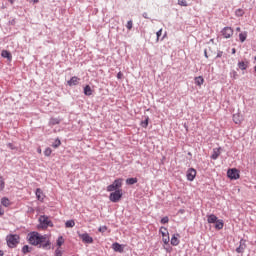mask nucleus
<instances>
[{
  "label": "nucleus",
  "instance_id": "nucleus-57",
  "mask_svg": "<svg viewBox=\"0 0 256 256\" xmlns=\"http://www.w3.org/2000/svg\"><path fill=\"white\" fill-rule=\"evenodd\" d=\"M254 60L256 61V56L254 57Z\"/></svg>",
  "mask_w": 256,
  "mask_h": 256
},
{
  "label": "nucleus",
  "instance_id": "nucleus-5",
  "mask_svg": "<svg viewBox=\"0 0 256 256\" xmlns=\"http://www.w3.org/2000/svg\"><path fill=\"white\" fill-rule=\"evenodd\" d=\"M39 249L49 251L51 249V240L47 239V235H43V241L38 244Z\"/></svg>",
  "mask_w": 256,
  "mask_h": 256
},
{
  "label": "nucleus",
  "instance_id": "nucleus-2",
  "mask_svg": "<svg viewBox=\"0 0 256 256\" xmlns=\"http://www.w3.org/2000/svg\"><path fill=\"white\" fill-rule=\"evenodd\" d=\"M19 235L17 234H10L6 237V242L8 247H10V249H15V247H17V245H19Z\"/></svg>",
  "mask_w": 256,
  "mask_h": 256
},
{
  "label": "nucleus",
  "instance_id": "nucleus-45",
  "mask_svg": "<svg viewBox=\"0 0 256 256\" xmlns=\"http://www.w3.org/2000/svg\"><path fill=\"white\" fill-rule=\"evenodd\" d=\"M117 79H123V72L117 73Z\"/></svg>",
  "mask_w": 256,
  "mask_h": 256
},
{
  "label": "nucleus",
  "instance_id": "nucleus-20",
  "mask_svg": "<svg viewBox=\"0 0 256 256\" xmlns=\"http://www.w3.org/2000/svg\"><path fill=\"white\" fill-rule=\"evenodd\" d=\"M214 223H215V229H217L218 231H221V229H223L224 227L223 220H219L218 218V220H216V222Z\"/></svg>",
  "mask_w": 256,
  "mask_h": 256
},
{
  "label": "nucleus",
  "instance_id": "nucleus-9",
  "mask_svg": "<svg viewBox=\"0 0 256 256\" xmlns=\"http://www.w3.org/2000/svg\"><path fill=\"white\" fill-rule=\"evenodd\" d=\"M245 249H247V240L240 239L239 246L236 248V253H245Z\"/></svg>",
  "mask_w": 256,
  "mask_h": 256
},
{
  "label": "nucleus",
  "instance_id": "nucleus-52",
  "mask_svg": "<svg viewBox=\"0 0 256 256\" xmlns=\"http://www.w3.org/2000/svg\"><path fill=\"white\" fill-rule=\"evenodd\" d=\"M5 255V253L3 252V250H0V256Z\"/></svg>",
  "mask_w": 256,
  "mask_h": 256
},
{
  "label": "nucleus",
  "instance_id": "nucleus-28",
  "mask_svg": "<svg viewBox=\"0 0 256 256\" xmlns=\"http://www.w3.org/2000/svg\"><path fill=\"white\" fill-rule=\"evenodd\" d=\"M139 180L137 178H128L126 179V185H135Z\"/></svg>",
  "mask_w": 256,
  "mask_h": 256
},
{
  "label": "nucleus",
  "instance_id": "nucleus-53",
  "mask_svg": "<svg viewBox=\"0 0 256 256\" xmlns=\"http://www.w3.org/2000/svg\"><path fill=\"white\" fill-rule=\"evenodd\" d=\"M33 3H39V0H32Z\"/></svg>",
  "mask_w": 256,
  "mask_h": 256
},
{
  "label": "nucleus",
  "instance_id": "nucleus-13",
  "mask_svg": "<svg viewBox=\"0 0 256 256\" xmlns=\"http://www.w3.org/2000/svg\"><path fill=\"white\" fill-rule=\"evenodd\" d=\"M178 237H181L179 233H176L172 236L170 243L173 245V247H177V245H179L180 241Z\"/></svg>",
  "mask_w": 256,
  "mask_h": 256
},
{
  "label": "nucleus",
  "instance_id": "nucleus-34",
  "mask_svg": "<svg viewBox=\"0 0 256 256\" xmlns=\"http://www.w3.org/2000/svg\"><path fill=\"white\" fill-rule=\"evenodd\" d=\"M51 153H53V150H51L50 147L46 148L44 151L45 157H51Z\"/></svg>",
  "mask_w": 256,
  "mask_h": 256
},
{
  "label": "nucleus",
  "instance_id": "nucleus-46",
  "mask_svg": "<svg viewBox=\"0 0 256 256\" xmlns=\"http://www.w3.org/2000/svg\"><path fill=\"white\" fill-rule=\"evenodd\" d=\"M142 17H144V19H149V14H147V12H144L142 14Z\"/></svg>",
  "mask_w": 256,
  "mask_h": 256
},
{
  "label": "nucleus",
  "instance_id": "nucleus-3",
  "mask_svg": "<svg viewBox=\"0 0 256 256\" xmlns=\"http://www.w3.org/2000/svg\"><path fill=\"white\" fill-rule=\"evenodd\" d=\"M123 187V179L118 178L114 182L107 186V191L113 193V191H119V188Z\"/></svg>",
  "mask_w": 256,
  "mask_h": 256
},
{
  "label": "nucleus",
  "instance_id": "nucleus-42",
  "mask_svg": "<svg viewBox=\"0 0 256 256\" xmlns=\"http://www.w3.org/2000/svg\"><path fill=\"white\" fill-rule=\"evenodd\" d=\"M230 75L233 77V79H237V77L239 76V75L237 74V71H235V70H233V71L230 73Z\"/></svg>",
  "mask_w": 256,
  "mask_h": 256
},
{
  "label": "nucleus",
  "instance_id": "nucleus-19",
  "mask_svg": "<svg viewBox=\"0 0 256 256\" xmlns=\"http://www.w3.org/2000/svg\"><path fill=\"white\" fill-rule=\"evenodd\" d=\"M84 95H86V97H91V95H93V89H91V86L86 85L84 87Z\"/></svg>",
  "mask_w": 256,
  "mask_h": 256
},
{
  "label": "nucleus",
  "instance_id": "nucleus-26",
  "mask_svg": "<svg viewBox=\"0 0 256 256\" xmlns=\"http://www.w3.org/2000/svg\"><path fill=\"white\" fill-rule=\"evenodd\" d=\"M239 39L241 43H245L247 41V32H242L239 34Z\"/></svg>",
  "mask_w": 256,
  "mask_h": 256
},
{
  "label": "nucleus",
  "instance_id": "nucleus-37",
  "mask_svg": "<svg viewBox=\"0 0 256 256\" xmlns=\"http://www.w3.org/2000/svg\"><path fill=\"white\" fill-rule=\"evenodd\" d=\"M126 28L128 29V31H131V29H133V20H129L127 22Z\"/></svg>",
  "mask_w": 256,
  "mask_h": 256
},
{
  "label": "nucleus",
  "instance_id": "nucleus-56",
  "mask_svg": "<svg viewBox=\"0 0 256 256\" xmlns=\"http://www.w3.org/2000/svg\"><path fill=\"white\" fill-rule=\"evenodd\" d=\"M254 71H255V73H256V66L254 67Z\"/></svg>",
  "mask_w": 256,
  "mask_h": 256
},
{
  "label": "nucleus",
  "instance_id": "nucleus-49",
  "mask_svg": "<svg viewBox=\"0 0 256 256\" xmlns=\"http://www.w3.org/2000/svg\"><path fill=\"white\" fill-rule=\"evenodd\" d=\"M237 53V49L232 48V55H235Z\"/></svg>",
  "mask_w": 256,
  "mask_h": 256
},
{
  "label": "nucleus",
  "instance_id": "nucleus-10",
  "mask_svg": "<svg viewBox=\"0 0 256 256\" xmlns=\"http://www.w3.org/2000/svg\"><path fill=\"white\" fill-rule=\"evenodd\" d=\"M186 177L188 181H195V177H197V170L189 168L186 172Z\"/></svg>",
  "mask_w": 256,
  "mask_h": 256
},
{
  "label": "nucleus",
  "instance_id": "nucleus-54",
  "mask_svg": "<svg viewBox=\"0 0 256 256\" xmlns=\"http://www.w3.org/2000/svg\"><path fill=\"white\" fill-rule=\"evenodd\" d=\"M236 31H238V32L241 31V28L237 27V28H236Z\"/></svg>",
  "mask_w": 256,
  "mask_h": 256
},
{
  "label": "nucleus",
  "instance_id": "nucleus-17",
  "mask_svg": "<svg viewBox=\"0 0 256 256\" xmlns=\"http://www.w3.org/2000/svg\"><path fill=\"white\" fill-rule=\"evenodd\" d=\"M67 83L69 87H73V85H78L79 78L77 76H73Z\"/></svg>",
  "mask_w": 256,
  "mask_h": 256
},
{
  "label": "nucleus",
  "instance_id": "nucleus-15",
  "mask_svg": "<svg viewBox=\"0 0 256 256\" xmlns=\"http://www.w3.org/2000/svg\"><path fill=\"white\" fill-rule=\"evenodd\" d=\"M248 67H249V62L247 60L238 62V69H240L241 71L247 70Z\"/></svg>",
  "mask_w": 256,
  "mask_h": 256
},
{
  "label": "nucleus",
  "instance_id": "nucleus-8",
  "mask_svg": "<svg viewBox=\"0 0 256 256\" xmlns=\"http://www.w3.org/2000/svg\"><path fill=\"white\" fill-rule=\"evenodd\" d=\"M160 233H161V235H162V241H163V243L165 244V245H169V241H170V239H169V231H167V228H165V227H161L160 228Z\"/></svg>",
  "mask_w": 256,
  "mask_h": 256
},
{
  "label": "nucleus",
  "instance_id": "nucleus-21",
  "mask_svg": "<svg viewBox=\"0 0 256 256\" xmlns=\"http://www.w3.org/2000/svg\"><path fill=\"white\" fill-rule=\"evenodd\" d=\"M205 83V79H203V76L195 77V84L198 85V87H201Z\"/></svg>",
  "mask_w": 256,
  "mask_h": 256
},
{
  "label": "nucleus",
  "instance_id": "nucleus-27",
  "mask_svg": "<svg viewBox=\"0 0 256 256\" xmlns=\"http://www.w3.org/2000/svg\"><path fill=\"white\" fill-rule=\"evenodd\" d=\"M141 127H143L144 129H147V127H149V116H146L145 120L141 122Z\"/></svg>",
  "mask_w": 256,
  "mask_h": 256
},
{
  "label": "nucleus",
  "instance_id": "nucleus-47",
  "mask_svg": "<svg viewBox=\"0 0 256 256\" xmlns=\"http://www.w3.org/2000/svg\"><path fill=\"white\" fill-rule=\"evenodd\" d=\"M2 215H5V210L0 206V217H2Z\"/></svg>",
  "mask_w": 256,
  "mask_h": 256
},
{
  "label": "nucleus",
  "instance_id": "nucleus-7",
  "mask_svg": "<svg viewBox=\"0 0 256 256\" xmlns=\"http://www.w3.org/2000/svg\"><path fill=\"white\" fill-rule=\"evenodd\" d=\"M227 177H229V179L237 181V179H239V177H240L239 170H237V168L229 169L227 171Z\"/></svg>",
  "mask_w": 256,
  "mask_h": 256
},
{
  "label": "nucleus",
  "instance_id": "nucleus-36",
  "mask_svg": "<svg viewBox=\"0 0 256 256\" xmlns=\"http://www.w3.org/2000/svg\"><path fill=\"white\" fill-rule=\"evenodd\" d=\"M3 189H5V180L0 176V191H3Z\"/></svg>",
  "mask_w": 256,
  "mask_h": 256
},
{
  "label": "nucleus",
  "instance_id": "nucleus-18",
  "mask_svg": "<svg viewBox=\"0 0 256 256\" xmlns=\"http://www.w3.org/2000/svg\"><path fill=\"white\" fill-rule=\"evenodd\" d=\"M1 55L4 59H8L9 61H11L13 59V55H11V52H9L7 50H3Z\"/></svg>",
  "mask_w": 256,
  "mask_h": 256
},
{
  "label": "nucleus",
  "instance_id": "nucleus-24",
  "mask_svg": "<svg viewBox=\"0 0 256 256\" xmlns=\"http://www.w3.org/2000/svg\"><path fill=\"white\" fill-rule=\"evenodd\" d=\"M1 205H3V207H9V205H11V201H9V198L3 197L1 199Z\"/></svg>",
  "mask_w": 256,
  "mask_h": 256
},
{
  "label": "nucleus",
  "instance_id": "nucleus-38",
  "mask_svg": "<svg viewBox=\"0 0 256 256\" xmlns=\"http://www.w3.org/2000/svg\"><path fill=\"white\" fill-rule=\"evenodd\" d=\"M160 223H161L162 225H165V224L169 223V217H168V216L163 217V218L160 220Z\"/></svg>",
  "mask_w": 256,
  "mask_h": 256
},
{
  "label": "nucleus",
  "instance_id": "nucleus-16",
  "mask_svg": "<svg viewBox=\"0 0 256 256\" xmlns=\"http://www.w3.org/2000/svg\"><path fill=\"white\" fill-rule=\"evenodd\" d=\"M112 249L116 253H123V246L121 244H119L118 242H115L112 244Z\"/></svg>",
  "mask_w": 256,
  "mask_h": 256
},
{
  "label": "nucleus",
  "instance_id": "nucleus-1",
  "mask_svg": "<svg viewBox=\"0 0 256 256\" xmlns=\"http://www.w3.org/2000/svg\"><path fill=\"white\" fill-rule=\"evenodd\" d=\"M28 241L30 245H34V247H39V243H43V235L39 232H31L29 234Z\"/></svg>",
  "mask_w": 256,
  "mask_h": 256
},
{
  "label": "nucleus",
  "instance_id": "nucleus-14",
  "mask_svg": "<svg viewBox=\"0 0 256 256\" xmlns=\"http://www.w3.org/2000/svg\"><path fill=\"white\" fill-rule=\"evenodd\" d=\"M219 155H221V147L214 148L213 152H212V155L210 157H211V159L216 161V159H219Z\"/></svg>",
  "mask_w": 256,
  "mask_h": 256
},
{
  "label": "nucleus",
  "instance_id": "nucleus-41",
  "mask_svg": "<svg viewBox=\"0 0 256 256\" xmlns=\"http://www.w3.org/2000/svg\"><path fill=\"white\" fill-rule=\"evenodd\" d=\"M55 256H63V251H61L59 248L55 250Z\"/></svg>",
  "mask_w": 256,
  "mask_h": 256
},
{
  "label": "nucleus",
  "instance_id": "nucleus-33",
  "mask_svg": "<svg viewBox=\"0 0 256 256\" xmlns=\"http://www.w3.org/2000/svg\"><path fill=\"white\" fill-rule=\"evenodd\" d=\"M50 123L51 125H59L61 123V120H59V118H51Z\"/></svg>",
  "mask_w": 256,
  "mask_h": 256
},
{
  "label": "nucleus",
  "instance_id": "nucleus-40",
  "mask_svg": "<svg viewBox=\"0 0 256 256\" xmlns=\"http://www.w3.org/2000/svg\"><path fill=\"white\" fill-rule=\"evenodd\" d=\"M98 231H99L100 233H105V231H107V226H100L99 229H98Z\"/></svg>",
  "mask_w": 256,
  "mask_h": 256
},
{
  "label": "nucleus",
  "instance_id": "nucleus-31",
  "mask_svg": "<svg viewBox=\"0 0 256 256\" xmlns=\"http://www.w3.org/2000/svg\"><path fill=\"white\" fill-rule=\"evenodd\" d=\"M65 243V238L63 236H59L56 242L57 247H61Z\"/></svg>",
  "mask_w": 256,
  "mask_h": 256
},
{
  "label": "nucleus",
  "instance_id": "nucleus-4",
  "mask_svg": "<svg viewBox=\"0 0 256 256\" xmlns=\"http://www.w3.org/2000/svg\"><path fill=\"white\" fill-rule=\"evenodd\" d=\"M122 197H123V190L118 189V190L110 193L109 200L112 203H119V201H121Z\"/></svg>",
  "mask_w": 256,
  "mask_h": 256
},
{
  "label": "nucleus",
  "instance_id": "nucleus-29",
  "mask_svg": "<svg viewBox=\"0 0 256 256\" xmlns=\"http://www.w3.org/2000/svg\"><path fill=\"white\" fill-rule=\"evenodd\" d=\"M52 147L54 149H58V147H61V140L59 138H56L54 143H52Z\"/></svg>",
  "mask_w": 256,
  "mask_h": 256
},
{
  "label": "nucleus",
  "instance_id": "nucleus-43",
  "mask_svg": "<svg viewBox=\"0 0 256 256\" xmlns=\"http://www.w3.org/2000/svg\"><path fill=\"white\" fill-rule=\"evenodd\" d=\"M7 147H9V149H12V151L15 150V149H17V148L15 147V145H13V143H8V144H7Z\"/></svg>",
  "mask_w": 256,
  "mask_h": 256
},
{
  "label": "nucleus",
  "instance_id": "nucleus-48",
  "mask_svg": "<svg viewBox=\"0 0 256 256\" xmlns=\"http://www.w3.org/2000/svg\"><path fill=\"white\" fill-rule=\"evenodd\" d=\"M204 57H206V59H209V55H207V49L204 50Z\"/></svg>",
  "mask_w": 256,
  "mask_h": 256
},
{
  "label": "nucleus",
  "instance_id": "nucleus-11",
  "mask_svg": "<svg viewBox=\"0 0 256 256\" xmlns=\"http://www.w3.org/2000/svg\"><path fill=\"white\" fill-rule=\"evenodd\" d=\"M222 35L225 39H231V37H233V30L231 27H224L222 29Z\"/></svg>",
  "mask_w": 256,
  "mask_h": 256
},
{
  "label": "nucleus",
  "instance_id": "nucleus-35",
  "mask_svg": "<svg viewBox=\"0 0 256 256\" xmlns=\"http://www.w3.org/2000/svg\"><path fill=\"white\" fill-rule=\"evenodd\" d=\"M178 5L181 7H188L187 0H178Z\"/></svg>",
  "mask_w": 256,
  "mask_h": 256
},
{
  "label": "nucleus",
  "instance_id": "nucleus-32",
  "mask_svg": "<svg viewBox=\"0 0 256 256\" xmlns=\"http://www.w3.org/2000/svg\"><path fill=\"white\" fill-rule=\"evenodd\" d=\"M235 15L236 17H243V15H245V12L243 11V9L239 8L235 11Z\"/></svg>",
  "mask_w": 256,
  "mask_h": 256
},
{
  "label": "nucleus",
  "instance_id": "nucleus-51",
  "mask_svg": "<svg viewBox=\"0 0 256 256\" xmlns=\"http://www.w3.org/2000/svg\"><path fill=\"white\" fill-rule=\"evenodd\" d=\"M236 117H237V116H236V115H234V116H233V120H234V122L237 124V123H239V120H235V119H236Z\"/></svg>",
  "mask_w": 256,
  "mask_h": 256
},
{
  "label": "nucleus",
  "instance_id": "nucleus-25",
  "mask_svg": "<svg viewBox=\"0 0 256 256\" xmlns=\"http://www.w3.org/2000/svg\"><path fill=\"white\" fill-rule=\"evenodd\" d=\"M31 251H33V248L32 247H29V245H24L22 247V253L24 255H27V253H31Z\"/></svg>",
  "mask_w": 256,
  "mask_h": 256
},
{
  "label": "nucleus",
  "instance_id": "nucleus-50",
  "mask_svg": "<svg viewBox=\"0 0 256 256\" xmlns=\"http://www.w3.org/2000/svg\"><path fill=\"white\" fill-rule=\"evenodd\" d=\"M178 213H180V215H183V213H185V210H184V209H180V210L178 211Z\"/></svg>",
  "mask_w": 256,
  "mask_h": 256
},
{
  "label": "nucleus",
  "instance_id": "nucleus-30",
  "mask_svg": "<svg viewBox=\"0 0 256 256\" xmlns=\"http://www.w3.org/2000/svg\"><path fill=\"white\" fill-rule=\"evenodd\" d=\"M74 225H75V221H74V220H68V221H66V223H65V227H66L67 229L73 228Z\"/></svg>",
  "mask_w": 256,
  "mask_h": 256
},
{
  "label": "nucleus",
  "instance_id": "nucleus-23",
  "mask_svg": "<svg viewBox=\"0 0 256 256\" xmlns=\"http://www.w3.org/2000/svg\"><path fill=\"white\" fill-rule=\"evenodd\" d=\"M43 190H41V188H37L36 189V197L38 199V201H43Z\"/></svg>",
  "mask_w": 256,
  "mask_h": 256
},
{
  "label": "nucleus",
  "instance_id": "nucleus-55",
  "mask_svg": "<svg viewBox=\"0 0 256 256\" xmlns=\"http://www.w3.org/2000/svg\"><path fill=\"white\" fill-rule=\"evenodd\" d=\"M10 3H11V5H13V0H8Z\"/></svg>",
  "mask_w": 256,
  "mask_h": 256
},
{
  "label": "nucleus",
  "instance_id": "nucleus-12",
  "mask_svg": "<svg viewBox=\"0 0 256 256\" xmlns=\"http://www.w3.org/2000/svg\"><path fill=\"white\" fill-rule=\"evenodd\" d=\"M80 239H82L83 243H93V237L89 236L88 233L79 234Z\"/></svg>",
  "mask_w": 256,
  "mask_h": 256
},
{
  "label": "nucleus",
  "instance_id": "nucleus-39",
  "mask_svg": "<svg viewBox=\"0 0 256 256\" xmlns=\"http://www.w3.org/2000/svg\"><path fill=\"white\" fill-rule=\"evenodd\" d=\"M161 35H163V29H160L156 32V41H159V37H161Z\"/></svg>",
  "mask_w": 256,
  "mask_h": 256
},
{
  "label": "nucleus",
  "instance_id": "nucleus-22",
  "mask_svg": "<svg viewBox=\"0 0 256 256\" xmlns=\"http://www.w3.org/2000/svg\"><path fill=\"white\" fill-rule=\"evenodd\" d=\"M217 220H218V218H217V216H215V214H210L207 216L208 223H216Z\"/></svg>",
  "mask_w": 256,
  "mask_h": 256
},
{
  "label": "nucleus",
  "instance_id": "nucleus-6",
  "mask_svg": "<svg viewBox=\"0 0 256 256\" xmlns=\"http://www.w3.org/2000/svg\"><path fill=\"white\" fill-rule=\"evenodd\" d=\"M40 225H42V229H47V227H53V222L49 220V217L43 215L39 218Z\"/></svg>",
  "mask_w": 256,
  "mask_h": 256
},
{
  "label": "nucleus",
  "instance_id": "nucleus-44",
  "mask_svg": "<svg viewBox=\"0 0 256 256\" xmlns=\"http://www.w3.org/2000/svg\"><path fill=\"white\" fill-rule=\"evenodd\" d=\"M220 57H223V51H218L216 59H220Z\"/></svg>",
  "mask_w": 256,
  "mask_h": 256
}]
</instances>
